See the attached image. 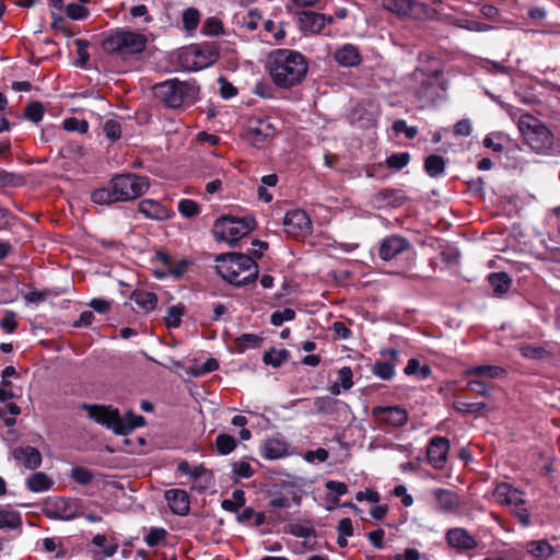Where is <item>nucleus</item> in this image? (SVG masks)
<instances>
[{
  "mask_svg": "<svg viewBox=\"0 0 560 560\" xmlns=\"http://www.w3.org/2000/svg\"><path fill=\"white\" fill-rule=\"evenodd\" d=\"M233 475L236 478H250L254 475V469L250 464L245 460L235 462L232 464Z\"/></svg>",
  "mask_w": 560,
  "mask_h": 560,
  "instance_id": "55",
  "label": "nucleus"
},
{
  "mask_svg": "<svg viewBox=\"0 0 560 560\" xmlns=\"http://www.w3.org/2000/svg\"><path fill=\"white\" fill-rule=\"evenodd\" d=\"M22 524L21 515L16 511L0 510V528L15 529Z\"/></svg>",
  "mask_w": 560,
  "mask_h": 560,
  "instance_id": "38",
  "label": "nucleus"
},
{
  "mask_svg": "<svg viewBox=\"0 0 560 560\" xmlns=\"http://www.w3.org/2000/svg\"><path fill=\"white\" fill-rule=\"evenodd\" d=\"M202 33L211 36L223 34V24L218 18H209L202 25Z\"/></svg>",
  "mask_w": 560,
  "mask_h": 560,
  "instance_id": "52",
  "label": "nucleus"
},
{
  "mask_svg": "<svg viewBox=\"0 0 560 560\" xmlns=\"http://www.w3.org/2000/svg\"><path fill=\"white\" fill-rule=\"evenodd\" d=\"M335 60L343 67H354L361 62L359 49L352 44H345L335 51Z\"/></svg>",
  "mask_w": 560,
  "mask_h": 560,
  "instance_id": "28",
  "label": "nucleus"
},
{
  "mask_svg": "<svg viewBox=\"0 0 560 560\" xmlns=\"http://www.w3.org/2000/svg\"><path fill=\"white\" fill-rule=\"evenodd\" d=\"M432 495L435 500L436 510L441 513H455L460 505L458 494L450 489L435 488L432 490Z\"/></svg>",
  "mask_w": 560,
  "mask_h": 560,
  "instance_id": "20",
  "label": "nucleus"
},
{
  "mask_svg": "<svg viewBox=\"0 0 560 560\" xmlns=\"http://www.w3.org/2000/svg\"><path fill=\"white\" fill-rule=\"evenodd\" d=\"M269 505L277 509L290 508V500L282 493L276 492L271 495Z\"/></svg>",
  "mask_w": 560,
  "mask_h": 560,
  "instance_id": "64",
  "label": "nucleus"
},
{
  "mask_svg": "<svg viewBox=\"0 0 560 560\" xmlns=\"http://www.w3.org/2000/svg\"><path fill=\"white\" fill-rule=\"evenodd\" d=\"M518 129L530 148L537 152H548L553 143L551 131L536 117L522 114L517 122Z\"/></svg>",
  "mask_w": 560,
  "mask_h": 560,
  "instance_id": "6",
  "label": "nucleus"
},
{
  "mask_svg": "<svg viewBox=\"0 0 560 560\" xmlns=\"http://www.w3.org/2000/svg\"><path fill=\"white\" fill-rule=\"evenodd\" d=\"M63 128L67 131H77L84 135L89 131V122L84 119H78L75 117L66 118L63 120Z\"/></svg>",
  "mask_w": 560,
  "mask_h": 560,
  "instance_id": "48",
  "label": "nucleus"
},
{
  "mask_svg": "<svg viewBox=\"0 0 560 560\" xmlns=\"http://www.w3.org/2000/svg\"><path fill=\"white\" fill-rule=\"evenodd\" d=\"M288 359L287 350H270L265 352L264 362L275 368L280 366Z\"/></svg>",
  "mask_w": 560,
  "mask_h": 560,
  "instance_id": "47",
  "label": "nucleus"
},
{
  "mask_svg": "<svg viewBox=\"0 0 560 560\" xmlns=\"http://www.w3.org/2000/svg\"><path fill=\"white\" fill-rule=\"evenodd\" d=\"M236 440L229 434L220 433L215 439V447L220 455H229L236 448Z\"/></svg>",
  "mask_w": 560,
  "mask_h": 560,
  "instance_id": "39",
  "label": "nucleus"
},
{
  "mask_svg": "<svg viewBox=\"0 0 560 560\" xmlns=\"http://www.w3.org/2000/svg\"><path fill=\"white\" fill-rule=\"evenodd\" d=\"M295 316V312L292 308H283L281 311H276L270 316V323L273 326H281L284 322L292 320Z\"/></svg>",
  "mask_w": 560,
  "mask_h": 560,
  "instance_id": "54",
  "label": "nucleus"
},
{
  "mask_svg": "<svg viewBox=\"0 0 560 560\" xmlns=\"http://www.w3.org/2000/svg\"><path fill=\"white\" fill-rule=\"evenodd\" d=\"M14 460L26 469L34 470L42 464L40 452L30 445L16 446L11 451Z\"/></svg>",
  "mask_w": 560,
  "mask_h": 560,
  "instance_id": "19",
  "label": "nucleus"
},
{
  "mask_svg": "<svg viewBox=\"0 0 560 560\" xmlns=\"http://www.w3.org/2000/svg\"><path fill=\"white\" fill-rule=\"evenodd\" d=\"M410 162V154L408 152H398L387 156L385 163L388 168L400 171Z\"/></svg>",
  "mask_w": 560,
  "mask_h": 560,
  "instance_id": "41",
  "label": "nucleus"
},
{
  "mask_svg": "<svg viewBox=\"0 0 560 560\" xmlns=\"http://www.w3.org/2000/svg\"><path fill=\"white\" fill-rule=\"evenodd\" d=\"M526 549L532 557L538 560H548L555 553L553 547L545 539L528 542Z\"/></svg>",
  "mask_w": 560,
  "mask_h": 560,
  "instance_id": "30",
  "label": "nucleus"
},
{
  "mask_svg": "<svg viewBox=\"0 0 560 560\" xmlns=\"http://www.w3.org/2000/svg\"><path fill=\"white\" fill-rule=\"evenodd\" d=\"M131 300L143 311L150 312L155 308L158 299L152 292L138 290L131 295Z\"/></svg>",
  "mask_w": 560,
  "mask_h": 560,
  "instance_id": "32",
  "label": "nucleus"
},
{
  "mask_svg": "<svg viewBox=\"0 0 560 560\" xmlns=\"http://www.w3.org/2000/svg\"><path fill=\"white\" fill-rule=\"evenodd\" d=\"M254 228V218L222 217L215 221L213 232L218 241L234 245L237 241L249 234Z\"/></svg>",
  "mask_w": 560,
  "mask_h": 560,
  "instance_id": "8",
  "label": "nucleus"
},
{
  "mask_svg": "<svg viewBox=\"0 0 560 560\" xmlns=\"http://www.w3.org/2000/svg\"><path fill=\"white\" fill-rule=\"evenodd\" d=\"M489 284L493 295L500 298L505 294L512 283L511 277L506 272H492L488 277Z\"/></svg>",
  "mask_w": 560,
  "mask_h": 560,
  "instance_id": "29",
  "label": "nucleus"
},
{
  "mask_svg": "<svg viewBox=\"0 0 560 560\" xmlns=\"http://www.w3.org/2000/svg\"><path fill=\"white\" fill-rule=\"evenodd\" d=\"M165 500L174 514L184 516L189 513L190 500L185 490L170 489L165 492Z\"/></svg>",
  "mask_w": 560,
  "mask_h": 560,
  "instance_id": "25",
  "label": "nucleus"
},
{
  "mask_svg": "<svg viewBox=\"0 0 560 560\" xmlns=\"http://www.w3.org/2000/svg\"><path fill=\"white\" fill-rule=\"evenodd\" d=\"M149 187V178L145 176L121 174L113 177L107 187L92 191L91 200L96 205L129 201L144 195Z\"/></svg>",
  "mask_w": 560,
  "mask_h": 560,
  "instance_id": "2",
  "label": "nucleus"
},
{
  "mask_svg": "<svg viewBox=\"0 0 560 560\" xmlns=\"http://www.w3.org/2000/svg\"><path fill=\"white\" fill-rule=\"evenodd\" d=\"M352 370L349 366H343L338 371V380L337 383L343 388V389H350L353 385L352 382Z\"/></svg>",
  "mask_w": 560,
  "mask_h": 560,
  "instance_id": "58",
  "label": "nucleus"
},
{
  "mask_svg": "<svg viewBox=\"0 0 560 560\" xmlns=\"http://www.w3.org/2000/svg\"><path fill=\"white\" fill-rule=\"evenodd\" d=\"M147 43V36L142 33L118 28L104 38L102 47L108 54L129 58L142 54Z\"/></svg>",
  "mask_w": 560,
  "mask_h": 560,
  "instance_id": "5",
  "label": "nucleus"
},
{
  "mask_svg": "<svg viewBox=\"0 0 560 560\" xmlns=\"http://www.w3.org/2000/svg\"><path fill=\"white\" fill-rule=\"evenodd\" d=\"M332 18L325 16L324 14L316 12H302L299 15L300 28L305 34H318L323 31L326 24L330 23Z\"/></svg>",
  "mask_w": 560,
  "mask_h": 560,
  "instance_id": "23",
  "label": "nucleus"
},
{
  "mask_svg": "<svg viewBox=\"0 0 560 560\" xmlns=\"http://www.w3.org/2000/svg\"><path fill=\"white\" fill-rule=\"evenodd\" d=\"M245 504V492L242 489H235L232 492V499L222 501L221 506L223 510L236 513Z\"/></svg>",
  "mask_w": 560,
  "mask_h": 560,
  "instance_id": "37",
  "label": "nucleus"
},
{
  "mask_svg": "<svg viewBox=\"0 0 560 560\" xmlns=\"http://www.w3.org/2000/svg\"><path fill=\"white\" fill-rule=\"evenodd\" d=\"M261 455L266 459L275 460L289 455V444L280 438L267 439Z\"/></svg>",
  "mask_w": 560,
  "mask_h": 560,
  "instance_id": "27",
  "label": "nucleus"
},
{
  "mask_svg": "<svg viewBox=\"0 0 560 560\" xmlns=\"http://www.w3.org/2000/svg\"><path fill=\"white\" fill-rule=\"evenodd\" d=\"M467 386L470 390L481 395V396H488L490 394L491 386L479 380H470L467 383Z\"/></svg>",
  "mask_w": 560,
  "mask_h": 560,
  "instance_id": "63",
  "label": "nucleus"
},
{
  "mask_svg": "<svg viewBox=\"0 0 560 560\" xmlns=\"http://www.w3.org/2000/svg\"><path fill=\"white\" fill-rule=\"evenodd\" d=\"M495 502L511 510L514 505L522 503L525 493L509 482H500L493 490Z\"/></svg>",
  "mask_w": 560,
  "mask_h": 560,
  "instance_id": "15",
  "label": "nucleus"
},
{
  "mask_svg": "<svg viewBox=\"0 0 560 560\" xmlns=\"http://www.w3.org/2000/svg\"><path fill=\"white\" fill-rule=\"evenodd\" d=\"M284 232L293 238H304L312 233V221L307 213L301 209H293L285 213L283 219Z\"/></svg>",
  "mask_w": 560,
  "mask_h": 560,
  "instance_id": "11",
  "label": "nucleus"
},
{
  "mask_svg": "<svg viewBox=\"0 0 560 560\" xmlns=\"http://www.w3.org/2000/svg\"><path fill=\"white\" fill-rule=\"evenodd\" d=\"M382 8L401 18H420L423 12V4L412 0H382Z\"/></svg>",
  "mask_w": 560,
  "mask_h": 560,
  "instance_id": "12",
  "label": "nucleus"
},
{
  "mask_svg": "<svg viewBox=\"0 0 560 560\" xmlns=\"http://www.w3.org/2000/svg\"><path fill=\"white\" fill-rule=\"evenodd\" d=\"M177 208L178 212L185 218H192L200 212L199 205L191 199H180Z\"/></svg>",
  "mask_w": 560,
  "mask_h": 560,
  "instance_id": "46",
  "label": "nucleus"
},
{
  "mask_svg": "<svg viewBox=\"0 0 560 560\" xmlns=\"http://www.w3.org/2000/svg\"><path fill=\"white\" fill-rule=\"evenodd\" d=\"M409 249L410 243L407 238L393 234L382 241L378 255L382 260L388 261Z\"/></svg>",
  "mask_w": 560,
  "mask_h": 560,
  "instance_id": "16",
  "label": "nucleus"
},
{
  "mask_svg": "<svg viewBox=\"0 0 560 560\" xmlns=\"http://www.w3.org/2000/svg\"><path fill=\"white\" fill-rule=\"evenodd\" d=\"M393 130L396 133H404L407 139H413L418 135V128L416 126H408L406 120L397 119L393 124Z\"/></svg>",
  "mask_w": 560,
  "mask_h": 560,
  "instance_id": "50",
  "label": "nucleus"
},
{
  "mask_svg": "<svg viewBox=\"0 0 560 560\" xmlns=\"http://www.w3.org/2000/svg\"><path fill=\"white\" fill-rule=\"evenodd\" d=\"M66 14L71 20L80 21L89 16V10L82 4L73 2L66 7Z\"/></svg>",
  "mask_w": 560,
  "mask_h": 560,
  "instance_id": "49",
  "label": "nucleus"
},
{
  "mask_svg": "<svg viewBox=\"0 0 560 560\" xmlns=\"http://www.w3.org/2000/svg\"><path fill=\"white\" fill-rule=\"evenodd\" d=\"M453 24L459 28L467 30L470 32H487L493 27L489 24L481 23L477 20L469 18H458L453 21Z\"/></svg>",
  "mask_w": 560,
  "mask_h": 560,
  "instance_id": "35",
  "label": "nucleus"
},
{
  "mask_svg": "<svg viewBox=\"0 0 560 560\" xmlns=\"http://www.w3.org/2000/svg\"><path fill=\"white\" fill-rule=\"evenodd\" d=\"M262 21V15L257 9L241 11L233 15V24L238 30L255 31Z\"/></svg>",
  "mask_w": 560,
  "mask_h": 560,
  "instance_id": "26",
  "label": "nucleus"
},
{
  "mask_svg": "<svg viewBox=\"0 0 560 560\" xmlns=\"http://www.w3.org/2000/svg\"><path fill=\"white\" fill-rule=\"evenodd\" d=\"M290 534L299 538H310L314 536V529L311 526L302 524L290 525Z\"/></svg>",
  "mask_w": 560,
  "mask_h": 560,
  "instance_id": "60",
  "label": "nucleus"
},
{
  "mask_svg": "<svg viewBox=\"0 0 560 560\" xmlns=\"http://www.w3.org/2000/svg\"><path fill=\"white\" fill-rule=\"evenodd\" d=\"M381 354L385 360H377L373 364L372 372L383 381H390L395 376V369L398 365L399 351L396 349H383Z\"/></svg>",
  "mask_w": 560,
  "mask_h": 560,
  "instance_id": "13",
  "label": "nucleus"
},
{
  "mask_svg": "<svg viewBox=\"0 0 560 560\" xmlns=\"http://www.w3.org/2000/svg\"><path fill=\"white\" fill-rule=\"evenodd\" d=\"M447 544L459 551L471 550L477 547L476 538L462 527L451 528L446 533Z\"/></svg>",
  "mask_w": 560,
  "mask_h": 560,
  "instance_id": "22",
  "label": "nucleus"
},
{
  "mask_svg": "<svg viewBox=\"0 0 560 560\" xmlns=\"http://www.w3.org/2000/svg\"><path fill=\"white\" fill-rule=\"evenodd\" d=\"M180 58L187 70L199 71L218 60L219 49L214 44L206 43L187 49Z\"/></svg>",
  "mask_w": 560,
  "mask_h": 560,
  "instance_id": "9",
  "label": "nucleus"
},
{
  "mask_svg": "<svg viewBox=\"0 0 560 560\" xmlns=\"http://www.w3.org/2000/svg\"><path fill=\"white\" fill-rule=\"evenodd\" d=\"M54 485V481L45 472H35L27 480V489L32 492L48 491Z\"/></svg>",
  "mask_w": 560,
  "mask_h": 560,
  "instance_id": "31",
  "label": "nucleus"
},
{
  "mask_svg": "<svg viewBox=\"0 0 560 560\" xmlns=\"http://www.w3.org/2000/svg\"><path fill=\"white\" fill-rule=\"evenodd\" d=\"M448 451V439L443 436H435L431 439L427 447L429 464L435 469H442L446 464Z\"/></svg>",
  "mask_w": 560,
  "mask_h": 560,
  "instance_id": "14",
  "label": "nucleus"
},
{
  "mask_svg": "<svg viewBox=\"0 0 560 560\" xmlns=\"http://www.w3.org/2000/svg\"><path fill=\"white\" fill-rule=\"evenodd\" d=\"M455 408L459 412H467V413H474V412H480L486 408L485 402H465V401H457L455 402Z\"/></svg>",
  "mask_w": 560,
  "mask_h": 560,
  "instance_id": "59",
  "label": "nucleus"
},
{
  "mask_svg": "<svg viewBox=\"0 0 560 560\" xmlns=\"http://www.w3.org/2000/svg\"><path fill=\"white\" fill-rule=\"evenodd\" d=\"M156 258L165 266V270L156 271L158 278H164L171 276L175 279L182 278L191 265V261L187 258H183L174 261L170 254L165 252H158Z\"/></svg>",
  "mask_w": 560,
  "mask_h": 560,
  "instance_id": "17",
  "label": "nucleus"
},
{
  "mask_svg": "<svg viewBox=\"0 0 560 560\" xmlns=\"http://www.w3.org/2000/svg\"><path fill=\"white\" fill-rule=\"evenodd\" d=\"M199 20L200 14L198 10L194 8H189L183 13V24L187 31L195 30L199 24Z\"/></svg>",
  "mask_w": 560,
  "mask_h": 560,
  "instance_id": "53",
  "label": "nucleus"
},
{
  "mask_svg": "<svg viewBox=\"0 0 560 560\" xmlns=\"http://www.w3.org/2000/svg\"><path fill=\"white\" fill-rule=\"evenodd\" d=\"M166 535H167V533L164 528L153 527L149 530V533L145 537V542L150 547H155L165 540Z\"/></svg>",
  "mask_w": 560,
  "mask_h": 560,
  "instance_id": "56",
  "label": "nucleus"
},
{
  "mask_svg": "<svg viewBox=\"0 0 560 560\" xmlns=\"http://www.w3.org/2000/svg\"><path fill=\"white\" fill-rule=\"evenodd\" d=\"M406 375H417L421 380H427L431 375V369L429 365H421L419 360L410 359L404 370Z\"/></svg>",
  "mask_w": 560,
  "mask_h": 560,
  "instance_id": "40",
  "label": "nucleus"
},
{
  "mask_svg": "<svg viewBox=\"0 0 560 560\" xmlns=\"http://www.w3.org/2000/svg\"><path fill=\"white\" fill-rule=\"evenodd\" d=\"M505 371L501 366L498 365H477L470 369H467L465 374L466 376H486L489 378H500L504 375Z\"/></svg>",
  "mask_w": 560,
  "mask_h": 560,
  "instance_id": "33",
  "label": "nucleus"
},
{
  "mask_svg": "<svg viewBox=\"0 0 560 560\" xmlns=\"http://www.w3.org/2000/svg\"><path fill=\"white\" fill-rule=\"evenodd\" d=\"M25 118L37 124L43 119L44 116V107L38 102H33L27 105L25 108Z\"/></svg>",
  "mask_w": 560,
  "mask_h": 560,
  "instance_id": "51",
  "label": "nucleus"
},
{
  "mask_svg": "<svg viewBox=\"0 0 560 560\" xmlns=\"http://www.w3.org/2000/svg\"><path fill=\"white\" fill-rule=\"evenodd\" d=\"M20 413L21 408L14 402H9L3 408L0 409V418L8 427H12L15 424V418Z\"/></svg>",
  "mask_w": 560,
  "mask_h": 560,
  "instance_id": "42",
  "label": "nucleus"
},
{
  "mask_svg": "<svg viewBox=\"0 0 560 560\" xmlns=\"http://www.w3.org/2000/svg\"><path fill=\"white\" fill-rule=\"evenodd\" d=\"M71 477L74 481L80 485H88L92 481L93 475L92 472L83 467H74L71 470Z\"/></svg>",
  "mask_w": 560,
  "mask_h": 560,
  "instance_id": "57",
  "label": "nucleus"
},
{
  "mask_svg": "<svg viewBox=\"0 0 560 560\" xmlns=\"http://www.w3.org/2000/svg\"><path fill=\"white\" fill-rule=\"evenodd\" d=\"M277 128L270 118H250L244 133V139L256 148H261L275 137Z\"/></svg>",
  "mask_w": 560,
  "mask_h": 560,
  "instance_id": "10",
  "label": "nucleus"
},
{
  "mask_svg": "<svg viewBox=\"0 0 560 560\" xmlns=\"http://www.w3.org/2000/svg\"><path fill=\"white\" fill-rule=\"evenodd\" d=\"M91 546L100 550H91L93 552V560H104L112 558L118 551L119 542L114 537H107L104 534H97L92 538Z\"/></svg>",
  "mask_w": 560,
  "mask_h": 560,
  "instance_id": "21",
  "label": "nucleus"
},
{
  "mask_svg": "<svg viewBox=\"0 0 560 560\" xmlns=\"http://www.w3.org/2000/svg\"><path fill=\"white\" fill-rule=\"evenodd\" d=\"M184 315V307L182 305H173L168 308L165 316V324L170 328H177L180 326L182 316Z\"/></svg>",
  "mask_w": 560,
  "mask_h": 560,
  "instance_id": "45",
  "label": "nucleus"
},
{
  "mask_svg": "<svg viewBox=\"0 0 560 560\" xmlns=\"http://www.w3.org/2000/svg\"><path fill=\"white\" fill-rule=\"evenodd\" d=\"M196 92L197 89L194 83L178 79L166 80L154 86L155 96L172 108L182 106L186 100L192 98Z\"/></svg>",
  "mask_w": 560,
  "mask_h": 560,
  "instance_id": "7",
  "label": "nucleus"
},
{
  "mask_svg": "<svg viewBox=\"0 0 560 560\" xmlns=\"http://www.w3.org/2000/svg\"><path fill=\"white\" fill-rule=\"evenodd\" d=\"M138 211L147 219L163 221L174 213L167 207L153 199H143L138 203Z\"/></svg>",
  "mask_w": 560,
  "mask_h": 560,
  "instance_id": "24",
  "label": "nucleus"
},
{
  "mask_svg": "<svg viewBox=\"0 0 560 560\" xmlns=\"http://www.w3.org/2000/svg\"><path fill=\"white\" fill-rule=\"evenodd\" d=\"M308 69L305 57L292 49H276L268 56V72L272 82L282 89L301 83Z\"/></svg>",
  "mask_w": 560,
  "mask_h": 560,
  "instance_id": "1",
  "label": "nucleus"
},
{
  "mask_svg": "<svg viewBox=\"0 0 560 560\" xmlns=\"http://www.w3.org/2000/svg\"><path fill=\"white\" fill-rule=\"evenodd\" d=\"M327 458L328 452L322 447L314 451H307L304 455V459L308 463H324Z\"/></svg>",
  "mask_w": 560,
  "mask_h": 560,
  "instance_id": "61",
  "label": "nucleus"
},
{
  "mask_svg": "<svg viewBox=\"0 0 560 560\" xmlns=\"http://www.w3.org/2000/svg\"><path fill=\"white\" fill-rule=\"evenodd\" d=\"M81 408L86 411L91 420L106 427L117 435H127L145 423L142 416L135 415L132 411L121 416L119 410L113 406L83 404Z\"/></svg>",
  "mask_w": 560,
  "mask_h": 560,
  "instance_id": "3",
  "label": "nucleus"
},
{
  "mask_svg": "<svg viewBox=\"0 0 560 560\" xmlns=\"http://www.w3.org/2000/svg\"><path fill=\"white\" fill-rule=\"evenodd\" d=\"M215 262V269L222 279L236 287L246 285L258 276L257 264L245 254H224L219 256Z\"/></svg>",
  "mask_w": 560,
  "mask_h": 560,
  "instance_id": "4",
  "label": "nucleus"
},
{
  "mask_svg": "<svg viewBox=\"0 0 560 560\" xmlns=\"http://www.w3.org/2000/svg\"><path fill=\"white\" fill-rule=\"evenodd\" d=\"M424 168L429 176L436 177L445 171V160L441 155L431 154L424 161Z\"/></svg>",
  "mask_w": 560,
  "mask_h": 560,
  "instance_id": "34",
  "label": "nucleus"
},
{
  "mask_svg": "<svg viewBox=\"0 0 560 560\" xmlns=\"http://www.w3.org/2000/svg\"><path fill=\"white\" fill-rule=\"evenodd\" d=\"M57 517L60 520H72L75 516V508L69 500L60 499L55 503Z\"/></svg>",
  "mask_w": 560,
  "mask_h": 560,
  "instance_id": "43",
  "label": "nucleus"
},
{
  "mask_svg": "<svg viewBox=\"0 0 560 560\" xmlns=\"http://www.w3.org/2000/svg\"><path fill=\"white\" fill-rule=\"evenodd\" d=\"M372 415L376 417L380 422L392 427H401L408 420L407 410L399 406H377L372 409Z\"/></svg>",
  "mask_w": 560,
  "mask_h": 560,
  "instance_id": "18",
  "label": "nucleus"
},
{
  "mask_svg": "<svg viewBox=\"0 0 560 560\" xmlns=\"http://www.w3.org/2000/svg\"><path fill=\"white\" fill-rule=\"evenodd\" d=\"M314 405L318 412L330 413L334 410L336 401L330 397H318Z\"/></svg>",
  "mask_w": 560,
  "mask_h": 560,
  "instance_id": "62",
  "label": "nucleus"
},
{
  "mask_svg": "<svg viewBox=\"0 0 560 560\" xmlns=\"http://www.w3.org/2000/svg\"><path fill=\"white\" fill-rule=\"evenodd\" d=\"M102 130L107 139L110 141H116L121 136V126L120 122L116 119H107L102 125Z\"/></svg>",
  "mask_w": 560,
  "mask_h": 560,
  "instance_id": "44",
  "label": "nucleus"
},
{
  "mask_svg": "<svg viewBox=\"0 0 560 560\" xmlns=\"http://www.w3.org/2000/svg\"><path fill=\"white\" fill-rule=\"evenodd\" d=\"M509 512L518 521L523 527H529L533 524L529 509L525 498L522 503L514 505Z\"/></svg>",
  "mask_w": 560,
  "mask_h": 560,
  "instance_id": "36",
  "label": "nucleus"
}]
</instances>
